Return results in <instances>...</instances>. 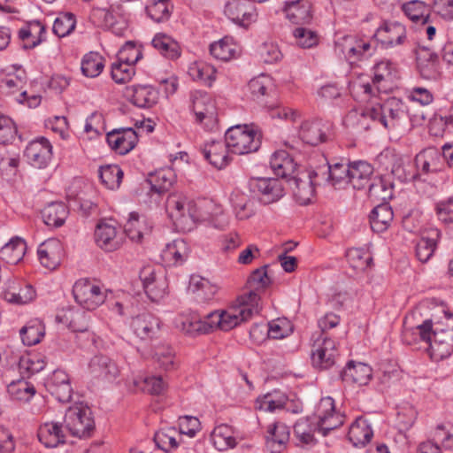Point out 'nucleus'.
<instances>
[{
	"label": "nucleus",
	"instance_id": "37998d69",
	"mask_svg": "<svg viewBox=\"0 0 453 453\" xmlns=\"http://www.w3.org/2000/svg\"><path fill=\"white\" fill-rule=\"evenodd\" d=\"M404 14L413 22L426 24L430 18L431 7L425 2L412 0L403 4Z\"/></svg>",
	"mask_w": 453,
	"mask_h": 453
},
{
	"label": "nucleus",
	"instance_id": "69168bd1",
	"mask_svg": "<svg viewBox=\"0 0 453 453\" xmlns=\"http://www.w3.org/2000/svg\"><path fill=\"white\" fill-rule=\"evenodd\" d=\"M141 221L139 214L136 212H131L129 219L124 226L125 234L131 241L139 242L142 241L143 232L141 229Z\"/></svg>",
	"mask_w": 453,
	"mask_h": 453
},
{
	"label": "nucleus",
	"instance_id": "f3484780",
	"mask_svg": "<svg viewBox=\"0 0 453 453\" xmlns=\"http://www.w3.org/2000/svg\"><path fill=\"white\" fill-rule=\"evenodd\" d=\"M417 68L421 77L435 80L439 75V57L427 47H418L416 51Z\"/></svg>",
	"mask_w": 453,
	"mask_h": 453
},
{
	"label": "nucleus",
	"instance_id": "de8ad7c7",
	"mask_svg": "<svg viewBox=\"0 0 453 453\" xmlns=\"http://www.w3.org/2000/svg\"><path fill=\"white\" fill-rule=\"evenodd\" d=\"M43 328L44 326L40 321H29L19 330L23 344L27 346H33L39 343L44 336Z\"/></svg>",
	"mask_w": 453,
	"mask_h": 453
},
{
	"label": "nucleus",
	"instance_id": "79ce46f5",
	"mask_svg": "<svg viewBox=\"0 0 453 453\" xmlns=\"http://www.w3.org/2000/svg\"><path fill=\"white\" fill-rule=\"evenodd\" d=\"M189 248L183 239H176L167 243L163 250V257L173 265H182L188 257Z\"/></svg>",
	"mask_w": 453,
	"mask_h": 453
},
{
	"label": "nucleus",
	"instance_id": "c85d7f7f",
	"mask_svg": "<svg viewBox=\"0 0 453 453\" xmlns=\"http://www.w3.org/2000/svg\"><path fill=\"white\" fill-rule=\"evenodd\" d=\"M140 278L142 281L143 289L147 296L152 302H159L166 293V283L163 280H157L155 273L150 269H144Z\"/></svg>",
	"mask_w": 453,
	"mask_h": 453
},
{
	"label": "nucleus",
	"instance_id": "7ed1b4c3",
	"mask_svg": "<svg viewBox=\"0 0 453 453\" xmlns=\"http://www.w3.org/2000/svg\"><path fill=\"white\" fill-rule=\"evenodd\" d=\"M225 141L229 151L237 155L255 152L261 145L260 135L246 125L229 127L226 131Z\"/></svg>",
	"mask_w": 453,
	"mask_h": 453
},
{
	"label": "nucleus",
	"instance_id": "ea45409f",
	"mask_svg": "<svg viewBox=\"0 0 453 453\" xmlns=\"http://www.w3.org/2000/svg\"><path fill=\"white\" fill-rule=\"evenodd\" d=\"M368 186V195L371 198L386 203L393 196V183L383 176L375 177Z\"/></svg>",
	"mask_w": 453,
	"mask_h": 453
},
{
	"label": "nucleus",
	"instance_id": "39448f33",
	"mask_svg": "<svg viewBox=\"0 0 453 453\" xmlns=\"http://www.w3.org/2000/svg\"><path fill=\"white\" fill-rule=\"evenodd\" d=\"M317 415L316 428L323 436H326L330 431L342 426L345 420V416L335 411L334 400L330 396L320 399Z\"/></svg>",
	"mask_w": 453,
	"mask_h": 453
},
{
	"label": "nucleus",
	"instance_id": "a211bd4d",
	"mask_svg": "<svg viewBox=\"0 0 453 453\" xmlns=\"http://www.w3.org/2000/svg\"><path fill=\"white\" fill-rule=\"evenodd\" d=\"M161 321L151 313L146 312L133 318L131 327L141 340L157 338L160 331Z\"/></svg>",
	"mask_w": 453,
	"mask_h": 453
},
{
	"label": "nucleus",
	"instance_id": "6e6d98bb",
	"mask_svg": "<svg viewBox=\"0 0 453 453\" xmlns=\"http://www.w3.org/2000/svg\"><path fill=\"white\" fill-rule=\"evenodd\" d=\"M210 52L216 59L228 61L234 57L236 50L232 41L225 37L219 42L211 43L210 45Z\"/></svg>",
	"mask_w": 453,
	"mask_h": 453
},
{
	"label": "nucleus",
	"instance_id": "1a4fd4ad",
	"mask_svg": "<svg viewBox=\"0 0 453 453\" xmlns=\"http://www.w3.org/2000/svg\"><path fill=\"white\" fill-rule=\"evenodd\" d=\"M373 37L384 49L403 44L407 39L405 27L397 21H383Z\"/></svg>",
	"mask_w": 453,
	"mask_h": 453
},
{
	"label": "nucleus",
	"instance_id": "6ab92c4d",
	"mask_svg": "<svg viewBox=\"0 0 453 453\" xmlns=\"http://www.w3.org/2000/svg\"><path fill=\"white\" fill-rule=\"evenodd\" d=\"M441 233L438 228H426L415 246V254L421 263H426L434 256Z\"/></svg>",
	"mask_w": 453,
	"mask_h": 453
},
{
	"label": "nucleus",
	"instance_id": "49530a36",
	"mask_svg": "<svg viewBox=\"0 0 453 453\" xmlns=\"http://www.w3.org/2000/svg\"><path fill=\"white\" fill-rule=\"evenodd\" d=\"M98 173L102 184L111 190L119 188L124 176L122 169L118 165L100 166Z\"/></svg>",
	"mask_w": 453,
	"mask_h": 453
},
{
	"label": "nucleus",
	"instance_id": "c756f323",
	"mask_svg": "<svg viewBox=\"0 0 453 453\" xmlns=\"http://www.w3.org/2000/svg\"><path fill=\"white\" fill-rule=\"evenodd\" d=\"M39 441L47 448H55L65 442V434L58 422H47L38 430Z\"/></svg>",
	"mask_w": 453,
	"mask_h": 453
},
{
	"label": "nucleus",
	"instance_id": "9b49d317",
	"mask_svg": "<svg viewBox=\"0 0 453 453\" xmlns=\"http://www.w3.org/2000/svg\"><path fill=\"white\" fill-rule=\"evenodd\" d=\"M24 156L34 167L46 168L52 158V146L45 137H39L28 143Z\"/></svg>",
	"mask_w": 453,
	"mask_h": 453
},
{
	"label": "nucleus",
	"instance_id": "0eeeda50",
	"mask_svg": "<svg viewBox=\"0 0 453 453\" xmlns=\"http://www.w3.org/2000/svg\"><path fill=\"white\" fill-rule=\"evenodd\" d=\"M250 189L262 204L268 205L279 201L284 196V188L275 178H254L250 180Z\"/></svg>",
	"mask_w": 453,
	"mask_h": 453
},
{
	"label": "nucleus",
	"instance_id": "a19ab883",
	"mask_svg": "<svg viewBox=\"0 0 453 453\" xmlns=\"http://www.w3.org/2000/svg\"><path fill=\"white\" fill-rule=\"evenodd\" d=\"M211 439L214 447L219 451L232 449L236 445L232 427L226 424L216 426L211 434Z\"/></svg>",
	"mask_w": 453,
	"mask_h": 453
},
{
	"label": "nucleus",
	"instance_id": "a18cd8bd",
	"mask_svg": "<svg viewBox=\"0 0 453 453\" xmlns=\"http://www.w3.org/2000/svg\"><path fill=\"white\" fill-rule=\"evenodd\" d=\"M153 440L158 449L169 453L179 447L180 441H182V435L174 429L170 428L157 432L154 434Z\"/></svg>",
	"mask_w": 453,
	"mask_h": 453
},
{
	"label": "nucleus",
	"instance_id": "5701e85b",
	"mask_svg": "<svg viewBox=\"0 0 453 453\" xmlns=\"http://www.w3.org/2000/svg\"><path fill=\"white\" fill-rule=\"evenodd\" d=\"M311 4L308 0H294L284 2L282 12L293 24L305 25L312 19Z\"/></svg>",
	"mask_w": 453,
	"mask_h": 453
},
{
	"label": "nucleus",
	"instance_id": "8fccbe9b",
	"mask_svg": "<svg viewBox=\"0 0 453 453\" xmlns=\"http://www.w3.org/2000/svg\"><path fill=\"white\" fill-rule=\"evenodd\" d=\"M104 67V59L97 52L86 54L81 61V72L83 75L89 78L98 76Z\"/></svg>",
	"mask_w": 453,
	"mask_h": 453
},
{
	"label": "nucleus",
	"instance_id": "6e6552de",
	"mask_svg": "<svg viewBox=\"0 0 453 453\" xmlns=\"http://www.w3.org/2000/svg\"><path fill=\"white\" fill-rule=\"evenodd\" d=\"M191 111L196 121L203 125L206 130H213L217 125V111L214 101L206 94L194 96Z\"/></svg>",
	"mask_w": 453,
	"mask_h": 453
},
{
	"label": "nucleus",
	"instance_id": "dca6fc26",
	"mask_svg": "<svg viewBox=\"0 0 453 453\" xmlns=\"http://www.w3.org/2000/svg\"><path fill=\"white\" fill-rule=\"evenodd\" d=\"M212 311L204 315L203 318L196 313L188 316H183L179 325L180 329L186 334L196 336L211 333L216 327L212 323Z\"/></svg>",
	"mask_w": 453,
	"mask_h": 453
},
{
	"label": "nucleus",
	"instance_id": "338daca9",
	"mask_svg": "<svg viewBox=\"0 0 453 453\" xmlns=\"http://www.w3.org/2000/svg\"><path fill=\"white\" fill-rule=\"evenodd\" d=\"M332 185L339 188L349 183V163L331 165Z\"/></svg>",
	"mask_w": 453,
	"mask_h": 453
},
{
	"label": "nucleus",
	"instance_id": "5fc2aeb1",
	"mask_svg": "<svg viewBox=\"0 0 453 453\" xmlns=\"http://www.w3.org/2000/svg\"><path fill=\"white\" fill-rule=\"evenodd\" d=\"M171 7L169 0H153L150 4L146 5L145 11L154 21L163 22L170 18Z\"/></svg>",
	"mask_w": 453,
	"mask_h": 453
},
{
	"label": "nucleus",
	"instance_id": "b1692460",
	"mask_svg": "<svg viewBox=\"0 0 453 453\" xmlns=\"http://www.w3.org/2000/svg\"><path fill=\"white\" fill-rule=\"evenodd\" d=\"M340 378L346 383H355L359 386L368 384L372 379V368L364 363L349 361L340 371Z\"/></svg>",
	"mask_w": 453,
	"mask_h": 453
},
{
	"label": "nucleus",
	"instance_id": "58836bf2",
	"mask_svg": "<svg viewBox=\"0 0 453 453\" xmlns=\"http://www.w3.org/2000/svg\"><path fill=\"white\" fill-rule=\"evenodd\" d=\"M288 182L300 204H308L311 202L315 194L316 187L311 179L302 180L299 177L293 176L288 180Z\"/></svg>",
	"mask_w": 453,
	"mask_h": 453
},
{
	"label": "nucleus",
	"instance_id": "a878e982",
	"mask_svg": "<svg viewBox=\"0 0 453 453\" xmlns=\"http://www.w3.org/2000/svg\"><path fill=\"white\" fill-rule=\"evenodd\" d=\"M417 180L422 174L436 173L440 170L441 154L434 148L423 150L418 153L414 159Z\"/></svg>",
	"mask_w": 453,
	"mask_h": 453
},
{
	"label": "nucleus",
	"instance_id": "0e129e2a",
	"mask_svg": "<svg viewBox=\"0 0 453 453\" xmlns=\"http://www.w3.org/2000/svg\"><path fill=\"white\" fill-rule=\"evenodd\" d=\"M142 58V50L132 41H127L117 54V58L119 61L128 63L134 66Z\"/></svg>",
	"mask_w": 453,
	"mask_h": 453
},
{
	"label": "nucleus",
	"instance_id": "e433bc0d",
	"mask_svg": "<svg viewBox=\"0 0 453 453\" xmlns=\"http://www.w3.org/2000/svg\"><path fill=\"white\" fill-rule=\"evenodd\" d=\"M26 250V242L22 238L15 236L1 248L0 257L6 263L16 265L22 260Z\"/></svg>",
	"mask_w": 453,
	"mask_h": 453
},
{
	"label": "nucleus",
	"instance_id": "aec40b11",
	"mask_svg": "<svg viewBox=\"0 0 453 453\" xmlns=\"http://www.w3.org/2000/svg\"><path fill=\"white\" fill-rule=\"evenodd\" d=\"M289 427L282 422L268 426L265 434V446L271 453H281L289 441Z\"/></svg>",
	"mask_w": 453,
	"mask_h": 453
},
{
	"label": "nucleus",
	"instance_id": "ddd939ff",
	"mask_svg": "<svg viewBox=\"0 0 453 453\" xmlns=\"http://www.w3.org/2000/svg\"><path fill=\"white\" fill-rule=\"evenodd\" d=\"M95 240L102 250L111 252L119 249L124 242L123 233L108 222L101 221L95 230Z\"/></svg>",
	"mask_w": 453,
	"mask_h": 453
},
{
	"label": "nucleus",
	"instance_id": "774afa93",
	"mask_svg": "<svg viewBox=\"0 0 453 453\" xmlns=\"http://www.w3.org/2000/svg\"><path fill=\"white\" fill-rule=\"evenodd\" d=\"M348 260L355 268L365 269L371 265L372 257L361 249H349L347 251Z\"/></svg>",
	"mask_w": 453,
	"mask_h": 453
},
{
	"label": "nucleus",
	"instance_id": "3c124183",
	"mask_svg": "<svg viewBox=\"0 0 453 453\" xmlns=\"http://www.w3.org/2000/svg\"><path fill=\"white\" fill-rule=\"evenodd\" d=\"M267 267L268 265H264L254 270L247 279L245 288H251L259 294L264 292L272 284Z\"/></svg>",
	"mask_w": 453,
	"mask_h": 453
},
{
	"label": "nucleus",
	"instance_id": "72a5a7b5",
	"mask_svg": "<svg viewBox=\"0 0 453 453\" xmlns=\"http://www.w3.org/2000/svg\"><path fill=\"white\" fill-rule=\"evenodd\" d=\"M394 218L391 206L388 203H381L375 206L369 215L371 228L373 232L382 233L390 226Z\"/></svg>",
	"mask_w": 453,
	"mask_h": 453
},
{
	"label": "nucleus",
	"instance_id": "393cba45",
	"mask_svg": "<svg viewBox=\"0 0 453 453\" xmlns=\"http://www.w3.org/2000/svg\"><path fill=\"white\" fill-rule=\"evenodd\" d=\"M248 89L251 98L263 107L273 110V104L268 100L273 91L271 79L267 75H260L251 79L248 83Z\"/></svg>",
	"mask_w": 453,
	"mask_h": 453
},
{
	"label": "nucleus",
	"instance_id": "603ef678",
	"mask_svg": "<svg viewBox=\"0 0 453 453\" xmlns=\"http://www.w3.org/2000/svg\"><path fill=\"white\" fill-rule=\"evenodd\" d=\"M215 68L206 63H195L189 67L188 74L191 78L206 86H211L215 80Z\"/></svg>",
	"mask_w": 453,
	"mask_h": 453
},
{
	"label": "nucleus",
	"instance_id": "13d9d810",
	"mask_svg": "<svg viewBox=\"0 0 453 453\" xmlns=\"http://www.w3.org/2000/svg\"><path fill=\"white\" fill-rule=\"evenodd\" d=\"M134 73V66L128 63L119 61L117 58V61L111 64V75L116 83L123 84L128 82Z\"/></svg>",
	"mask_w": 453,
	"mask_h": 453
},
{
	"label": "nucleus",
	"instance_id": "473e14b6",
	"mask_svg": "<svg viewBox=\"0 0 453 453\" xmlns=\"http://www.w3.org/2000/svg\"><path fill=\"white\" fill-rule=\"evenodd\" d=\"M45 32V26L41 21L29 22L27 27H21L18 33L19 38L23 42L21 47L24 50L35 48L43 41L42 35Z\"/></svg>",
	"mask_w": 453,
	"mask_h": 453
},
{
	"label": "nucleus",
	"instance_id": "20e7f679",
	"mask_svg": "<svg viewBox=\"0 0 453 453\" xmlns=\"http://www.w3.org/2000/svg\"><path fill=\"white\" fill-rule=\"evenodd\" d=\"M75 302L87 311H94L105 301L106 295L88 279L77 280L73 287Z\"/></svg>",
	"mask_w": 453,
	"mask_h": 453
},
{
	"label": "nucleus",
	"instance_id": "864d4df0",
	"mask_svg": "<svg viewBox=\"0 0 453 453\" xmlns=\"http://www.w3.org/2000/svg\"><path fill=\"white\" fill-rule=\"evenodd\" d=\"M148 182L150 184L151 191L164 194L170 189L173 183V173L169 170L156 172L150 176Z\"/></svg>",
	"mask_w": 453,
	"mask_h": 453
},
{
	"label": "nucleus",
	"instance_id": "c03bdc74",
	"mask_svg": "<svg viewBox=\"0 0 453 453\" xmlns=\"http://www.w3.org/2000/svg\"><path fill=\"white\" fill-rule=\"evenodd\" d=\"M186 197L171 195L167 198L166 210L169 217L173 220L176 227L181 229L183 226L184 214H186V208L188 203Z\"/></svg>",
	"mask_w": 453,
	"mask_h": 453
},
{
	"label": "nucleus",
	"instance_id": "4be33fe9",
	"mask_svg": "<svg viewBox=\"0 0 453 453\" xmlns=\"http://www.w3.org/2000/svg\"><path fill=\"white\" fill-rule=\"evenodd\" d=\"M201 152L212 166L217 169H222L226 166L230 161L228 156V147L226 141H211L207 142L201 149Z\"/></svg>",
	"mask_w": 453,
	"mask_h": 453
},
{
	"label": "nucleus",
	"instance_id": "4c0bfd02",
	"mask_svg": "<svg viewBox=\"0 0 453 453\" xmlns=\"http://www.w3.org/2000/svg\"><path fill=\"white\" fill-rule=\"evenodd\" d=\"M151 44L165 58L174 60L180 56L181 50L178 42L165 34H157Z\"/></svg>",
	"mask_w": 453,
	"mask_h": 453
},
{
	"label": "nucleus",
	"instance_id": "9d476101",
	"mask_svg": "<svg viewBox=\"0 0 453 453\" xmlns=\"http://www.w3.org/2000/svg\"><path fill=\"white\" fill-rule=\"evenodd\" d=\"M225 14L243 27L255 22L257 16L255 5L250 0H230L225 6Z\"/></svg>",
	"mask_w": 453,
	"mask_h": 453
},
{
	"label": "nucleus",
	"instance_id": "09e8293b",
	"mask_svg": "<svg viewBox=\"0 0 453 453\" xmlns=\"http://www.w3.org/2000/svg\"><path fill=\"white\" fill-rule=\"evenodd\" d=\"M318 432L316 423H311L310 418H300L294 426V434L299 443L314 444V433Z\"/></svg>",
	"mask_w": 453,
	"mask_h": 453
},
{
	"label": "nucleus",
	"instance_id": "bf43d9fd",
	"mask_svg": "<svg viewBox=\"0 0 453 453\" xmlns=\"http://www.w3.org/2000/svg\"><path fill=\"white\" fill-rule=\"evenodd\" d=\"M230 201L238 219H245L253 214L250 200L244 194L234 192L231 194Z\"/></svg>",
	"mask_w": 453,
	"mask_h": 453
},
{
	"label": "nucleus",
	"instance_id": "423d86ee",
	"mask_svg": "<svg viewBox=\"0 0 453 453\" xmlns=\"http://www.w3.org/2000/svg\"><path fill=\"white\" fill-rule=\"evenodd\" d=\"M337 356L338 350L334 341L320 334L312 345V365L320 370H327L336 364Z\"/></svg>",
	"mask_w": 453,
	"mask_h": 453
},
{
	"label": "nucleus",
	"instance_id": "7c9ffc66",
	"mask_svg": "<svg viewBox=\"0 0 453 453\" xmlns=\"http://www.w3.org/2000/svg\"><path fill=\"white\" fill-rule=\"evenodd\" d=\"M373 167L366 161L349 162V183L355 189L365 188L371 180Z\"/></svg>",
	"mask_w": 453,
	"mask_h": 453
},
{
	"label": "nucleus",
	"instance_id": "f704fd0d",
	"mask_svg": "<svg viewBox=\"0 0 453 453\" xmlns=\"http://www.w3.org/2000/svg\"><path fill=\"white\" fill-rule=\"evenodd\" d=\"M373 436V432L367 419L358 417L350 425L348 438L354 446H365Z\"/></svg>",
	"mask_w": 453,
	"mask_h": 453
},
{
	"label": "nucleus",
	"instance_id": "f8f14e48",
	"mask_svg": "<svg viewBox=\"0 0 453 453\" xmlns=\"http://www.w3.org/2000/svg\"><path fill=\"white\" fill-rule=\"evenodd\" d=\"M106 141L116 153L126 155L136 146L138 134L132 127L115 128L106 134Z\"/></svg>",
	"mask_w": 453,
	"mask_h": 453
},
{
	"label": "nucleus",
	"instance_id": "e2e57ef3",
	"mask_svg": "<svg viewBox=\"0 0 453 453\" xmlns=\"http://www.w3.org/2000/svg\"><path fill=\"white\" fill-rule=\"evenodd\" d=\"M8 393L17 400L28 401L35 394V388L27 381L19 380L8 385Z\"/></svg>",
	"mask_w": 453,
	"mask_h": 453
},
{
	"label": "nucleus",
	"instance_id": "f257e3e1",
	"mask_svg": "<svg viewBox=\"0 0 453 453\" xmlns=\"http://www.w3.org/2000/svg\"><path fill=\"white\" fill-rule=\"evenodd\" d=\"M452 353L453 313L445 311L444 319L435 324L430 342V357L434 361H440L448 358Z\"/></svg>",
	"mask_w": 453,
	"mask_h": 453
},
{
	"label": "nucleus",
	"instance_id": "cd10ccee",
	"mask_svg": "<svg viewBox=\"0 0 453 453\" xmlns=\"http://www.w3.org/2000/svg\"><path fill=\"white\" fill-rule=\"evenodd\" d=\"M89 367L95 376L108 381L114 380L120 373L119 367L116 362L104 355L94 357L90 361Z\"/></svg>",
	"mask_w": 453,
	"mask_h": 453
},
{
	"label": "nucleus",
	"instance_id": "2f4dec72",
	"mask_svg": "<svg viewBox=\"0 0 453 453\" xmlns=\"http://www.w3.org/2000/svg\"><path fill=\"white\" fill-rule=\"evenodd\" d=\"M296 164L289 153L284 150L275 151L270 159V166L274 174L280 178H291L296 169Z\"/></svg>",
	"mask_w": 453,
	"mask_h": 453
},
{
	"label": "nucleus",
	"instance_id": "f03ea898",
	"mask_svg": "<svg viewBox=\"0 0 453 453\" xmlns=\"http://www.w3.org/2000/svg\"><path fill=\"white\" fill-rule=\"evenodd\" d=\"M64 424L73 436L80 439L92 436L96 426L91 409L81 403L65 411Z\"/></svg>",
	"mask_w": 453,
	"mask_h": 453
},
{
	"label": "nucleus",
	"instance_id": "680f3d73",
	"mask_svg": "<svg viewBox=\"0 0 453 453\" xmlns=\"http://www.w3.org/2000/svg\"><path fill=\"white\" fill-rule=\"evenodd\" d=\"M247 291L238 296V309L241 311H251V317L258 312L260 294L251 288H245Z\"/></svg>",
	"mask_w": 453,
	"mask_h": 453
},
{
	"label": "nucleus",
	"instance_id": "052dcab7",
	"mask_svg": "<svg viewBox=\"0 0 453 453\" xmlns=\"http://www.w3.org/2000/svg\"><path fill=\"white\" fill-rule=\"evenodd\" d=\"M75 17L71 12H65L56 18L52 31L58 37L68 35L75 27Z\"/></svg>",
	"mask_w": 453,
	"mask_h": 453
},
{
	"label": "nucleus",
	"instance_id": "bb28decb",
	"mask_svg": "<svg viewBox=\"0 0 453 453\" xmlns=\"http://www.w3.org/2000/svg\"><path fill=\"white\" fill-rule=\"evenodd\" d=\"M327 127L321 119L303 121L300 127L299 137L311 146H317L326 140Z\"/></svg>",
	"mask_w": 453,
	"mask_h": 453
},
{
	"label": "nucleus",
	"instance_id": "4d7b16f0",
	"mask_svg": "<svg viewBox=\"0 0 453 453\" xmlns=\"http://www.w3.org/2000/svg\"><path fill=\"white\" fill-rule=\"evenodd\" d=\"M45 363L36 355H24L19 359L18 366L20 373L30 376L41 372L44 368Z\"/></svg>",
	"mask_w": 453,
	"mask_h": 453
},
{
	"label": "nucleus",
	"instance_id": "412c9836",
	"mask_svg": "<svg viewBox=\"0 0 453 453\" xmlns=\"http://www.w3.org/2000/svg\"><path fill=\"white\" fill-rule=\"evenodd\" d=\"M212 323L216 324V327L222 331H229L241 324L247 321L251 318V311H241L234 307L227 311H212Z\"/></svg>",
	"mask_w": 453,
	"mask_h": 453
},
{
	"label": "nucleus",
	"instance_id": "2eb2a0df",
	"mask_svg": "<svg viewBox=\"0 0 453 453\" xmlns=\"http://www.w3.org/2000/svg\"><path fill=\"white\" fill-rule=\"evenodd\" d=\"M384 111L383 126L388 128H395L410 119L409 110L399 98L392 97L382 104Z\"/></svg>",
	"mask_w": 453,
	"mask_h": 453
},
{
	"label": "nucleus",
	"instance_id": "4468645a",
	"mask_svg": "<svg viewBox=\"0 0 453 453\" xmlns=\"http://www.w3.org/2000/svg\"><path fill=\"white\" fill-rule=\"evenodd\" d=\"M124 96L139 108H150L158 101V91L150 85H131L126 87Z\"/></svg>",
	"mask_w": 453,
	"mask_h": 453
},
{
	"label": "nucleus",
	"instance_id": "c9c22d12",
	"mask_svg": "<svg viewBox=\"0 0 453 453\" xmlns=\"http://www.w3.org/2000/svg\"><path fill=\"white\" fill-rule=\"evenodd\" d=\"M68 214V207L63 202H52L42 211L43 222L47 226L54 227L63 226Z\"/></svg>",
	"mask_w": 453,
	"mask_h": 453
}]
</instances>
